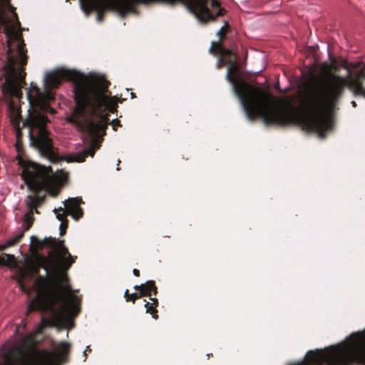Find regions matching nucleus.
I'll list each match as a JSON object with an SVG mask.
<instances>
[{
	"mask_svg": "<svg viewBox=\"0 0 365 365\" xmlns=\"http://www.w3.org/2000/svg\"><path fill=\"white\" fill-rule=\"evenodd\" d=\"M339 66L348 75L343 77L330 75H311L305 81L301 93V105L307 115H299L294 107L293 123L299 124L303 130L315 131L320 136L331 128V115L334 108L341 98L345 88L352 93L365 98V61H340Z\"/></svg>",
	"mask_w": 365,
	"mask_h": 365,
	"instance_id": "obj_1",
	"label": "nucleus"
},
{
	"mask_svg": "<svg viewBox=\"0 0 365 365\" xmlns=\"http://www.w3.org/2000/svg\"><path fill=\"white\" fill-rule=\"evenodd\" d=\"M50 260L52 273L48 277L38 276L34 282L36 297L29 303L27 312L36 310L51 312L43 317L38 331L46 327H58L68 318L76 317L80 312V299L72 293L68 270L75 262L73 256L64 245L63 240H56L53 250L46 256Z\"/></svg>",
	"mask_w": 365,
	"mask_h": 365,
	"instance_id": "obj_2",
	"label": "nucleus"
},
{
	"mask_svg": "<svg viewBox=\"0 0 365 365\" xmlns=\"http://www.w3.org/2000/svg\"><path fill=\"white\" fill-rule=\"evenodd\" d=\"M110 82L105 76L90 74L82 101L75 106L69 121L92 137L91 146L74 155H68L64 160L68 163L83 162L90 155L93 157L95 145L100 136L106 135L109 124V113L117 112L118 103L123 102L117 96H108Z\"/></svg>",
	"mask_w": 365,
	"mask_h": 365,
	"instance_id": "obj_3",
	"label": "nucleus"
},
{
	"mask_svg": "<svg viewBox=\"0 0 365 365\" xmlns=\"http://www.w3.org/2000/svg\"><path fill=\"white\" fill-rule=\"evenodd\" d=\"M222 61L229 64L226 78L232 84L250 120L261 116L267 124L285 125L293 123L294 106L288 98L274 97L269 91L240 78L237 50Z\"/></svg>",
	"mask_w": 365,
	"mask_h": 365,
	"instance_id": "obj_4",
	"label": "nucleus"
},
{
	"mask_svg": "<svg viewBox=\"0 0 365 365\" xmlns=\"http://www.w3.org/2000/svg\"><path fill=\"white\" fill-rule=\"evenodd\" d=\"M0 24L4 26L9 38L8 63L11 69V73L3 84L2 90L5 94L21 98V89L26 85L24 66L27 63L28 56L21 24L11 0H0Z\"/></svg>",
	"mask_w": 365,
	"mask_h": 365,
	"instance_id": "obj_5",
	"label": "nucleus"
},
{
	"mask_svg": "<svg viewBox=\"0 0 365 365\" xmlns=\"http://www.w3.org/2000/svg\"><path fill=\"white\" fill-rule=\"evenodd\" d=\"M37 344L35 334H27L2 354L0 365H61L68 362L69 343L61 342L53 351L36 349Z\"/></svg>",
	"mask_w": 365,
	"mask_h": 365,
	"instance_id": "obj_6",
	"label": "nucleus"
},
{
	"mask_svg": "<svg viewBox=\"0 0 365 365\" xmlns=\"http://www.w3.org/2000/svg\"><path fill=\"white\" fill-rule=\"evenodd\" d=\"M365 365V329L351 334L344 341L323 349L307 351L304 359L289 365Z\"/></svg>",
	"mask_w": 365,
	"mask_h": 365,
	"instance_id": "obj_7",
	"label": "nucleus"
},
{
	"mask_svg": "<svg viewBox=\"0 0 365 365\" xmlns=\"http://www.w3.org/2000/svg\"><path fill=\"white\" fill-rule=\"evenodd\" d=\"M130 2L133 14H138L136 9L138 4L144 6L162 4L168 6L182 4L202 24L214 22L218 17L224 16L226 13L219 0H130Z\"/></svg>",
	"mask_w": 365,
	"mask_h": 365,
	"instance_id": "obj_8",
	"label": "nucleus"
},
{
	"mask_svg": "<svg viewBox=\"0 0 365 365\" xmlns=\"http://www.w3.org/2000/svg\"><path fill=\"white\" fill-rule=\"evenodd\" d=\"M22 178L26 185L35 190H45L50 195L56 197L59 186L68 178V173L59 170L53 173L51 168L28 162L23 165Z\"/></svg>",
	"mask_w": 365,
	"mask_h": 365,
	"instance_id": "obj_9",
	"label": "nucleus"
},
{
	"mask_svg": "<svg viewBox=\"0 0 365 365\" xmlns=\"http://www.w3.org/2000/svg\"><path fill=\"white\" fill-rule=\"evenodd\" d=\"M48 118L38 112L29 115L24 125L29 128V136L33 145L38 149L41 153L51 161H57V155L54 153L52 139L48 137L46 130Z\"/></svg>",
	"mask_w": 365,
	"mask_h": 365,
	"instance_id": "obj_10",
	"label": "nucleus"
},
{
	"mask_svg": "<svg viewBox=\"0 0 365 365\" xmlns=\"http://www.w3.org/2000/svg\"><path fill=\"white\" fill-rule=\"evenodd\" d=\"M90 78L76 70L58 68L47 74L45 85L48 89L57 88L63 79L71 81L73 83V98L76 106L82 101L86 83Z\"/></svg>",
	"mask_w": 365,
	"mask_h": 365,
	"instance_id": "obj_11",
	"label": "nucleus"
},
{
	"mask_svg": "<svg viewBox=\"0 0 365 365\" xmlns=\"http://www.w3.org/2000/svg\"><path fill=\"white\" fill-rule=\"evenodd\" d=\"M81 8L88 16L93 11L97 12V21H102L107 10L117 12L121 17L133 14L130 0H80Z\"/></svg>",
	"mask_w": 365,
	"mask_h": 365,
	"instance_id": "obj_12",
	"label": "nucleus"
},
{
	"mask_svg": "<svg viewBox=\"0 0 365 365\" xmlns=\"http://www.w3.org/2000/svg\"><path fill=\"white\" fill-rule=\"evenodd\" d=\"M41 268L47 272L46 277L52 273L50 260L47 257L36 254L34 256L26 259L24 267L19 269V281L23 282L26 278H32L35 275L38 277Z\"/></svg>",
	"mask_w": 365,
	"mask_h": 365,
	"instance_id": "obj_13",
	"label": "nucleus"
},
{
	"mask_svg": "<svg viewBox=\"0 0 365 365\" xmlns=\"http://www.w3.org/2000/svg\"><path fill=\"white\" fill-rule=\"evenodd\" d=\"M29 190L32 191L34 194L29 195L25 199V204L26 207L28 208V211H32L33 213L38 214L39 212L38 210V207H41L45 202L46 198V194H41L40 192L43 190H35L34 189L31 188L29 186H27Z\"/></svg>",
	"mask_w": 365,
	"mask_h": 365,
	"instance_id": "obj_14",
	"label": "nucleus"
},
{
	"mask_svg": "<svg viewBox=\"0 0 365 365\" xmlns=\"http://www.w3.org/2000/svg\"><path fill=\"white\" fill-rule=\"evenodd\" d=\"M83 203L81 198L73 197L65 201V210L68 215H71L74 220H78L83 215V210L80 207Z\"/></svg>",
	"mask_w": 365,
	"mask_h": 365,
	"instance_id": "obj_15",
	"label": "nucleus"
},
{
	"mask_svg": "<svg viewBox=\"0 0 365 365\" xmlns=\"http://www.w3.org/2000/svg\"><path fill=\"white\" fill-rule=\"evenodd\" d=\"M235 50H237V48L235 46H232L231 48H225L221 42L213 41L210 48V52L214 55L220 54L221 61H222L227 57L234 54Z\"/></svg>",
	"mask_w": 365,
	"mask_h": 365,
	"instance_id": "obj_16",
	"label": "nucleus"
},
{
	"mask_svg": "<svg viewBox=\"0 0 365 365\" xmlns=\"http://www.w3.org/2000/svg\"><path fill=\"white\" fill-rule=\"evenodd\" d=\"M134 289L139 291L140 293V296L142 297L151 296L152 293L154 295H157L158 294V288L155 285V281L153 280H149L140 285H136L134 287Z\"/></svg>",
	"mask_w": 365,
	"mask_h": 365,
	"instance_id": "obj_17",
	"label": "nucleus"
},
{
	"mask_svg": "<svg viewBox=\"0 0 365 365\" xmlns=\"http://www.w3.org/2000/svg\"><path fill=\"white\" fill-rule=\"evenodd\" d=\"M8 113L11 123L15 127H19L21 122L20 108L13 101H10L8 105Z\"/></svg>",
	"mask_w": 365,
	"mask_h": 365,
	"instance_id": "obj_18",
	"label": "nucleus"
},
{
	"mask_svg": "<svg viewBox=\"0 0 365 365\" xmlns=\"http://www.w3.org/2000/svg\"><path fill=\"white\" fill-rule=\"evenodd\" d=\"M29 96V97L33 96L34 98H35V100L39 103H43L44 101H48L51 98L49 94L43 95L40 89L34 83H31Z\"/></svg>",
	"mask_w": 365,
	"mask_h": 365,
	"instance_id": "obj_19",
	"label": "nucleus"
},
{
	"mask_svg": "<svg viewBox=\"0 0 365 365\" xmlns=\"http://www.w3.org/2000/svg\"><path fill=\"white\" fill-rule=\"evenodd\" d=\"M34 215V213H33L32 211H27L25 213L23 217L22 230L21 231L16 232L15 234L22 233L24 236V233L30 230L35 220Z\"/></svg>",
	"mask_w": 365,
	"mask_h": 365,
	"instance_id": "obj_20",
	"label": "nucleus"
},
{
	"mask_svg": "<svg viewBox=\"0 0 365 365\" xmlns=\"http://www.w3.org/2000/svg\"><path fill=\"white\" fill-rule=\"evenodd\" d=\"M150 302H146L145 307L146 308V312L150 314L153 319H158V300L157 298H150Z\"/></svg>",
	"mask_w": 365,
	"mask_h": 365,
	"instance_id": "obj_21",
	"label": "nucleus"
},
{
	"mask_svg": "<svg viewBox=\"0 0 365 365\" xmlns=\"http://www.w3.org/2000/svg\"><path fill=\"white\" fill-rule=\"evenodd\" d=\"M16 128V143L15 148L18 153V155H21L24 153L23 142H22V132L19 127Z\"/></svg>",
	"mask_w": 365,
	"mask_h": 365,
	"instance_id": "obj_22",
	"label": "nucleus"
},
{
	"mask_svg": "<svg viewBox=\"0 0 365 365\" xmlns=\"http://www.w3.org/2000/svg\"><path fill=\"white\" fill-rule=\"evenodd\" d=\"M23 237V234H14V236L10 238L6 242L4 245H0V251H3L5 249L12 247L20 242V240Z\"/></svg>",
	"mask_w": 365,
	"mask_h": 365,
	"instance_id": "obj_23",
	"label": "nucleus"
},
{
	"mask_svg": "<svg viewBox=\"0 0 365 365\" xmlns=\"http://www.w3.org/2000/svg\"><path fill=\"white\" fill-rule=\"evenodd\" d=\"M15 262V257L12 255L4 254V255H0V265L1 266H10Z\"/></svg>",
	"mask_w": 365,
	"mask_h": 365,
	"instance_id": "obj_24",
	"label": "nucleus"
},
{
	"mask_svg": "<svg viewBox=\"0 0 365 365\" xmlns=\"http://www.w3.org/2000/svg\"><path fill=\"white\" fill-rule=\"evenodd\" d=\"M31 250L32 251L37 252V251L43 249V240H38L36 236H32L31 237Z\"/></svg>",
	"mask_w": 365,
	"mask_h": 365,
	"instance_id": "obj_25",
	"label": "nucleus"
},
{
	"mask_svg": "<svg viewBox=\"0 0 365 365\" xmlns=\"http://www.w3.org/2000/svg\"><path fill=\"white\" fill-rule=\"evenodd\" d=\"M140 292L130 294L129 291L127 289L125 292L124 297L125 298L126 302H132L133 303H134L136 299L142 297V296H140Z\"/></svg>",
	"mask_w": 365,
	"mask_h": 365,
	"instance_id": "obj_26",
	"label": "nucleus"
},
{
	"mask_svg": "<svg viewBox=\"0 0 365 365\" xmlns=\"http://www.w3.org/2000/svg\"><path fill=\"white\" fill-rule=\"evenodd\" d=\"M54 212L56 213L57 219L61 222L68 221L66 216L68 215L66 210L63 207H60L58 210L55 209Z\"/></svg>",
	"mask_w": 365,
	"mask_h": 365,
	"instance_id": "obj_27",
	"label": "nucleus"
},
{
	"mask_svg": "<svg viewBox=\"0 0 365 365\" xmlns=\"http://www.w3.org/2000/svg\"><path fill=\"white\" fill-rule=\"evenodd\" d=\"M230 29L229 23L227 21L225 22V24L221 29L218 31L217 35L220 37V39L224 40L226 37V34H227Z\"/></svg>",
	"mask_w": 365,
	"mask_h": 365,
	"instance_id": "obj_28",
	"label": "nucleus"
},
{
	"mask_svg": "<svg viewBox=\"0 0 365 365\" xmlns=\"http://www.w3.org/2000/svg\"><path fill=\"white\" fill-rule=\"evenodd\" d=\"M43 247L46 246L48 247L53 248L54 245L56 244V238H53L51 237H45L43 240Z\"/></svg>",
	"mask_w": 365,
	"mask_h": 365,
	"instance_id": "obj_29",
	"label": "nucleus"
},
{
	"mask_svg": "<svg viewBox=\"0 0 365 365\" xmlns=\"http://www.w3.org/2000/svg\"><path fill=\"white\" fill-rule=\"evenodd\" d=\"M321 70L324 73L327 74V76L323 75L324 76L328 77L329 76L331 75V67L327 63H324L321 65Z\"/></svg>",
	"mask_w": 365,
	"mask_h": 365,
	"instance_id": "obj_30",
	"label": "nucleus"
},
{
	"mask_svg": "<svg viewBox=\"0 0 365 365\" xmlns=\"http://www.w3.org/2000/svg\"><path fill=\"white\" fill-rule=\"evenodd\" d=\"M68 221H64V222L63 221L61 222L60 227H59L61 236H63L66 234V230L68 228Z\"/></svg>",
	"mask_w": 365,
	"mask_h": 365,
	"instance_id": "obj_31",
	"label": "nucleus"
},
{
	"mask_svg": "<svg viewBox=\"0 0 365 365\" xmlns=\"http://www.w3.org/2000/svg\"><path fill=\"white\" fill-rule=\"evenodd\" d=\"M111 125L114 130H117L118 127L121 126L120 121L117 118L112 120Z\"/></svg>",
	"mask_w": 365,
	"mask_h": 365,
	"instance_id": "obj_32",
	"label": "nucleus"
},
{
	"mask_svg": "<svg viewBox=\"0 0 365 365\" xmlns=\"http://www.w3.org/2000/svg\"><path fill=\"white\" fill-rule=\"evenodd\" d=\"M133 274L135 276V277H139L140 276V271L137 269H134L133 270Z\"/></svg>",
	"mask_w": 365,
	"mask_h": 365,
	"instance_id": "obj_33",
	"label": "nucleus"
},
{
	"mask_svg": "<svg viewBox=\"0 0 365 365\" xmlns=\"http://www.w3.org/2000/svg\"><path fill=\"white\" fill-rule=\"evenodd\" d=\"M220 62L217 64V68H222V65H225V64L223 63V62L221 61V59L220 60Z\"/></svg>",
	"mask_w": 365,
	"mask_h": 365,
	"instance_id": "obj_34",
	"label": "nucleus"
},
{
	"mask_svg": "<svg viewBox=\"0 0 365 365\" xmlns=\"http://www.w3.org/2000/svg\"><path fill=\"white\" fill-rule=\"evenodd\" d=\"M131 98H135L136 97L135 94L134 93H130Z\"/></svg>",
	"mask_w": 365,
	"mask_h": 365,
	"instance_id": "obj_35",
	"label": "nucleus"
},
{
	"mask_svg": "<svg viewBox=\"0 0 365 365\" xmlns=\"http://www.w3.org/2000/svg\"><path fill=\"white\" fill-rule=\"evenodd\" d=\"M351 105L353 106V107L356 108V103L355 101H351Z\"/></svg>",
	"mask_w": 365,
	"mask_h": 365,
	"instance_id": "obj_36",
	"label": "nucleus"
},
{
	"mask_svg": "<svg viewBox=\"0 0 365 365\" xmlns=\"http://www.w3.org/2000/svg\"><path fill=\"white\" fill-rule=\"evenodd\" d=\"M331 62H332L333 63H335V62H336V59H335V58H334V59L331 61Z\"/></svg>",
	"mask_w": 365,
	"mask_h": 365,
	"instance_id": "obj_37",
	"label": "nucleus"
},
{
	"mask_svg": "<svg viewBox=\"0 0 365 365\" xmlns=\"http://www.w3.org/2000/svg\"><path fill=\"white\" fill-rule=\"evenodd\" d=\"M210 356H212V354H207L208 359L210 358Z\"/></svg>",
	"mask_w": 365,
	"mask_h": 365,
	"instance_id": "obj_38",
	"label": "nucleus"
}]
</instances>
